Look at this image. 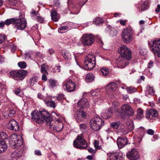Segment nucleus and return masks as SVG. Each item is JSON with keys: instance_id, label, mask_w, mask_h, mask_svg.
<instances>
[{"instance_id": "obj_19", "label": "nucleus", "mask_w": 160, "mask_h": 160, "mask_svg": "<svg viewBox=\"0 0 160 160\" xmlns=\"http://www.w3.org/2000/svg\"><path fill=\"white\" fill-rule=\"evenodd\" d=\"M117 86V85L116 83L114 82H112L109 83L107 85L106 90L107 91H108L109 92H112L116 90Z\"/></svg>"}, {"instance_id": "obj_10", "label": "nucleus", "mask_w": 160, "mask_h": 160, "mask_svg": "<svg viewBox=\"0 0 160 160\" xmlns=\"http://www.w3.org/2000/svg\"><path fill=\"white\" fill-rule=\"evenodd\" d=\"M81 40L84 45L90 46L93 43L94 38L91 34H85L82 36Z\"/></svg>"}, {"instance_id": "obj_53", "label": "nucleus", "mask_w": 160, "mask_h": 160, "mask_svg": "<svg viewBox=\"0 0 160 160\" xmlns=\"http://www.w3.org/2000/svg\"><path fill=\"white\" fill-rule=\"evenodd\" d=\"M6 39L5 36L4 34H1V44Z\"/></svg>"}, {"instance_id": "obj_56", "label": "nucleus", "mask_w": 160, "mask_h": 160, "mask_svg": "<svg viewBox=\"0 0 160 160\" xmlns=\"http://www.w3.org/2000/svg\"><path fill=\"white\" fill-rule=\"evenodd\" d=\"M68 28L67 26H61L59 28V31L65 30L68 29Z\"/></svg>"}, {"instance_id": "obj_44", "label": "nucleus", "mask_w": 160, "mask_h": 160, "mask_svg": "<svg viewBox=\"0 0 160 160\" xmlns=\"http://www.w3.org/2000/svg\"><path fill=\"white\" fill-rule=\"evenodd\" d=\"M148 3L147 2H144L143 3L141 6V11H144L148 8Z\"/></svg>"}, {"instance_id": "obj_32", "label": "nucleus", "mask_w": 160, "mask_h": 160, "mask_svg": "<svg viewBox=\"0 0 160 160\" xmlns=\"http://www.w3.org/2000/svg\"><path fill=\"white\" fill-rule=\"evenodd\" d=\"M38 81V77H34L31 78L29 81V83L31 86H33L34 84L37 82Z\"/></svg>"}, {"instance_id": "obj_15", "label": "nucleus", "mask_w": 160, "mask_h": 160, "mask_svg": "<svg viewBox=\"0 0 160 160\" xmlns=\"http://www.w3.org/2000/svg\"><path fill=\"white\" fill-rule=\"evenodd\" d=\"M117 142L118 148H122L127 144L128 139L126 137H119L117 139Z\"/></svg>"}, {"instance_id": "obj_45", "label": "nucleus", "mask_w": 160, "mask_h": 160, "mask_svg": "<svg viewBox=\"0 0 160 160\" xmlns=\"http://www.w3.org/2000/svg\"><path fill=\"white\" fill-rule=\"evenodd\" d=\"M18 65L22 68H25L27 66L26 63L24 62H19L18 63Z\"/></svg>"}, {"instance_id": "obj_34", "label": "nucleus", "mask_w": 160, "mask_h": 160, "mask_svg": "<svg viewBox=\"0 0 160 160\" xmlns=\"http://www.w3.org/2000/svg\"><path fill=\"white\" fill-rule=\"evenodd\" d=\"M15 18H12L11 19H7L5 21V24L7 25H9L10 24H12L13 27H14V23L15 20Z\"/></svg>"}, {"instance_id": "obj_63", "label": "nucleus", "mask_w": 160, "mask_h": 160, "mask_svg": "<svg viewBox=\"0 0 160 160\" xmlns=\"http://www.w3.org/2000/svg\"><path fill=\"white\" fill-rule=\"evenodd\" d=\"M147 132L148 134L151 135H153L154 133V131L151 129H149L147 131Z\"/></svg>"}, {"instance_id": "obj_57", "label": "nucleus", "mask_w": 160, "mask_h": 160, "mask_svg": "<svg viewBox=\"0 0 160 160\" xmlns=\"http://www.w3.org/2000/svg\"><path fill=\"white\" fill-rule=\"evenodd\" d=\"M41 72L42 73H48V72L46 70L45 68L44 67L42 66L41 67Z\"/></svg>"}, {"instance_id": "obj_47", "label": "nucleus", "mask_w": 160, "mask_h": 160, "mask_svg": "<svg viewBox=\"0 0 160 160\" xmlns=\"http://www.w3.org/2000/svg\"><path fill=\"white\" fill-rule=\"evenodd\" d=\"M14 92L15 94L19 96H22V92L20 88H18L16 89Z\"/></svg>"}, {"instance_id": "obj_5", "label": "nucleus", "mask_w": 160, "mask_h": 160, "mask_svg": "<svg viewBox=\"0 0 160 160\" xmlns=\"http://www.w3.org/2000/svg\"><path fill=\"white\" fill-rule=\"evenodd\" d=\"M104 124L103 120L97 116L92 119L90 122V127L94 131L100 130Z\"/></svg>"}, {"instance_id": "obj_18", "label": "nucleus", "mask_w": 160, "mask_h": 160, "mask_svg": "<svg viewBox=\"0 0 160 160\" xmlns=\"http://www.w3.org/2000/svg\"><path fill=\"white\" fill-rule=\"evenodd\" d=\"M112 115V108H109L105 111V112H102L101 114V117L104 119H107L111 117Z\"/></svg>"}, {"instance_id": "obj_52", "label": "nucleus", "mask_w": 160, "mask_h": 160, "mask_svg": "<svg viewBox=\"0 0 160 160\" xmlns=\"http://www.w3.org/2000/svg\"><path fill=\"white\" fill-rule=\"evenodd\" d=\"M80 128L82 130H84L87 128V126L85 123H82L79 125Z\"/></svg>"}, {"instance_id": "obj_64", "label": "nucleus", "mask_w": 160, "mask_h": 160, "mask_svg": "<svg viewBox=\"0 0 160 160\" xmlns=\"http://www.w3.org/2000/svg\"><path fill=\"white\" fill-rule=\"evenodd\" d=\"M45 74V73L43 74L42 76V80H44L45 81L47 80V77Z\"/></svg>"}, {"instance_id": "obj_41", "label": "nucleus", "mask_w": 160, "mask_h": 160, "mask_svg": "<svg viewBox=\"0 0 160 160\" xmlns=\"http://www.w3.org/2000/svg\"><path fill=\"white\" fill-rule=\"evenodd\" d=\"M1 88L2 90L1 91L2 92V93H1V94H2L3 96L5 97V95H6V86L3 85H1Z\"/></svg>"}, {"instance_id": "obj_50", "label": "nucleus", "mask_w": 160, "mask_h": 160, "mask_svg": "<svg viewBox=\"0 0 160 160\" xmlns=\"http://www.w3.org/2000/svg\"><path fill=\"white\" fill-rule=\"evenodd\" d=\"M64 98V95L63 94H60L57 97V99L59 101L62 100Z\"/></svg>"}, {"instance_id": "obj_33", "label": "nucleus", "mask_w": 160, "mask_h": 160, "mask_svg": "<svg viewBox=\"0 0 160 160\" xmlns=\"http://www.w3.org/2000/svg\"><path fill=\"white\" fill-rule=\"evenodd\" d=\"M9 111V114L7 116L5 115L3 113L2 114L4 118H8V116L12 117L16 113V111L13 108H10Z\"/></svg>"}, {"instance_id": "obj_28", "label": "nucleus", "mask_w": 160, "mask_h": 160, "mask_svg": "<svg viewBox=\"0 0 160 160\" xmlns=\"http://www.w3.org/2000/svg\"><path fill=\"white\" fill-rule=\"evenodd\" d=\"M119 130L123 135H126L129 132L126 126L123 125L120 126Z\"/></svg>"}, {"instance_id": "obj_54", "label": "nucleus", "mask_w": 160, "mask_h": 160, "mask_svg": "<svg viewBox=\"0 0 160 160\" xmlns=\"http://www.w3.org/2000/svg\"><path fill=\"white\" fill-rule=\"evenodd\" d=\"M154 62L152 61H150L148 64V68H151L153 66Z\"/></svg>"}, {"instance_id": "obj_7", "label": "nucleus", "mask_w": 160, "mask_h": 160, "mask_svg": "<svg viewBox=\"0 0 160 160\" xmlns=\"http://www.w3.org/2000/svg\"><path fill=\"white\" fill-rule=\"evenodd\" d=\"M118 52L120 54V57L126 58L127 59H131V51L125 45H121L118 49Z\"/></svg>"}, {"instance_id": "obj_61", "label": "nucleus", "mask_w": 160, "mask_h": 160, "mask_svg": "<svg viewBox=\"0 0 160 160\" xmlns=\"http://www.w3.org/2000/svg\"><path fill=\"white\" fill-rule=\"evenodd\" d=\"M118 21L121 25H125L126 24L125 23L127 21V20H120Z\"/></svg>"}, {"instance_id": "obj_21", "label": "nucleus", "mask_w": 160, "mask_h": 160, "mask_svg": "<svg viewBox=\"0 0 160 160\" xmlns=\"http://www.w3.org/2000/svg\"><path fill=\"white\" fill-rule=\"evenodd\" d=\"M21 137L20 135H17L16 134H12L9 140V143L10 145L11 144H13L14 143H15V142L18 139H20Z\"/></svg>"}, {"instance_id": "obj_43", "label": "nucleus", "mask_w": 160, "mask_h": 160, "mask_svg": "<svg viewBox=\"0 0 160 160\" xmlns=\"http://www.w3.org/2000/svg\"><path fill=\"white\" fill-rule=\"evenodd\" d=\"M93 22L96 25H98L103 22L102 20L99 18H95L94 19Z\"/></svg>"}, {"instance_id": "obj_42", "label": "nucleus", "mask_w": 160, "mask_h": 160, "mask_svg": "<svg viewBox=\"0 0 160 160\" xmlns=\"http://www.w3.org/2000/svg\"><path fill=\"white\" fill-rule=\"evenodd\" d=\"M20 156V154L18 153V151H15L13 152L11 154L12 158H14L16 157H19Z\"/></svg>"}, {"instance_id": "obj_6", "label": "nucleus", "mask_w": 160, "mask_h": 160, "mask_svg": "<svg viewBox=\"0 0 160 160\" xmlns=\"http://www.w3.org/2000/svg\"><path fill=\"white\" fill-rule=\"evenodd\" d=\"M27 73L26 71L23 70L12 71L10 72V76L11 78L18 81L23 79Z\"/></svg>"}, {"instance_id": "obj_14", "label": "nucleus", "mask_w": 160, "mask_h": 160, "mask_svg": "<svg viewBox=\"0 0 160 160\" xmlns=\"http://www.w3.org/2000/svg\"><path fill=\"white\" fill-rule=\"evenodd\" d=\"M8 128L14 132H17L19 130V127L18 122L14 119H11L8 124Z\"/></svg>"}, {"instance_id": "obj_23", "label": "nucleus", "mask_w": 160, "mask_h": 160, "mask_svg": "<svg viewBox=\"0 0 160 160\" xmlns=\"http://www.w3.org/2000/svg\"><path fill=\"white\" fill-rule=\"evenodd\" d=\"M13 144H11L10 146L12 148H15L20 146L22 144V137H21L20 139H18L15 142V143Z\"/></svg>"}, {"instance_id": "obj_26", "label": "nucleus", "mask_w": 160, "mask_h": 160, "mask_svg": "<svg viewBox=\"0 0 160 160\" xmlns=\"http://www.w3.org/2000/svg\"><path fill=\"white\" fill-rule=\"evenodd\" d=\"M6 141H1V153L6 151L8 148V145Z\"/></svg>"}, {"instance_id": "obj_16", "label": "nucleus", "mask_w": 160, "mask_h": 160, "mask_svg": "<svg viewBox=\"0 0 160 160\" xmlns=\"http://www.w3.org/2000/svg\"><path fill=\"white\" fill-rule=\"evenodd\" d=\"M147 118L149 119L150 117H157L158 116L157 111L154 108H152L146 111Z\"/></svg>"}, {"instance_id": "obj_17", "label": "nucleus", "mask_w": 160, "mask_h": 160, "mask_svg": "<svg viewBox=\"0 0 160 160\" xmlns=\"http://www.w3.org/2000/svg\"><path fill=\"white\" fill-rule=\"evenodd\" d=\"M65 86L69 92L73 91L75 88V83L71 81L67 82Z\"/></svg>"}, {"instance_id": "obj_9", "label": "nucleus", "mask_w": 160, "mask_h": 160, "mask_svg": "<svg viewBox=\"0 0 160 160\" xmlns=\"http://www.w3.org/2000/svg\"><path fill=\"white\" fill-rule=\"evenodd\" d=\"M120 111L121 114L125 117L132 116L134 114V111L131 107L127 104H124L121 107Z\"/></svg>"}, {"instance_id": "obj_58", "label": "nucleus", "mask_w": 160, "mask_h": 160, "mask_svg": "<svg viewBox=\"0 0 160 160\" xmlns=\"http://www.w3.org/2000/svg\"><path fill=\"white\" fill-rule=\"evenodd\" d=\"M37 19L38 21L40 23H42L44 21V18L40 16H38Z\"/></svg>"}, {"instance_id": "obj_55", "label": "nucleus", "mask_w": 160, "mask_h": 160, "mask_svg": "<svg viewBox=\"0 0 160 160\" xmlns=\"http://www.w3.org/2000/svg\"><path fill=\"white\" fill-rule=\"evenodd\" d=\"M98 142L97 141H95L94 143V146L97 149H100L101 148V146H98Z\"/></svg>"}, {"instance_id": "obj_22", "label": "nucleus", "mask_w": 160, "mask_h": 160, "mask_svg": "<svg viewBox=\"0 0 160 160\" xmlns=\"http://www.w3.org/2000/svg\"><path fill=\"white\" fill-rule=\"evenodd\" d=\"M87 113L84 111H79L77 115V118L76 120L77 122H79V121H81V119L80 118L81 117L85 119L87 118Z\"/></svg>"}, {"instance_id": "obj_25", "label": "nucleus", "mask_w": 160, "mask_h": 160, "mask_svg": "<svg viewBox=\"0 0 160 160\" xmlns=\"http://www.w3.org/2000/svg\"><path fill=\"white\" fill-rule=\"evenodd\" d=\"M51 16L52 20L57 22L59 19L57 11L55 10L52 9L51 11Z\"/></svg>"}, {"instance_id": "obj_46", "label": "nucleus", "mask_w": 160, "mask_h": 160, "mask_svg": "<svg viewBox=\"0 0 160 160\" xmlns=\"http://www.w3.org/2000/svg\"><path fill=\"white\" fill-rule=\"evenodd\" d=\"M138 116L140 118H142L143 117V111L141 108L138 109L137 110Z\"/></svg>"}, {"instance_id": "obj_60", "label": "nucleus", "mask_w": 160, "mask_h": 160, "mask_svg": "<svg viewBox=\"0 0 160 160\" xmlns=\"http://www.w3.org/2000/svg\"><path fill=\"white\" fill-rule=\"evenodd\" d=\"M54 5L56 6H58L60 4L59 0H54L53 1Z\"/></svg>"}, {"instance_id": "obj_31", "label": "nucleus", "mask_w": 160, "mask_h": 160, "mask_svg": "<svg viewBox=\"0 0 160 160\" xmlns=\"http://www.w3.org/2000/svg\"><path fill=\"white\" fill-rule=\"evenodd\" d=\"M8 136L6 133L3 131L1 132V141H6L8 140Z\"/></svg>"}, {"instance_id": "obj_40", "label": "nucleus", "mask_w": 160, "mask_h": 160, "mask_svg": "<svg viewBox=\"0 0 160 160\" xmlns=\"http://www.w3.org/2000/svg\"><path fill=\"white\" fill-rule=\"evenodd\" d=\"M118 31L114 28H112L110 31V36L112 37L116 36L117 35Z\"/></svg>"}, {"instance_id": "obj_4", "label": "nucleus", "mask_w": 160, "mask_h": 160, "mask_svg": "<svg viewBox=\"0 0 160 160\" xmlns=\"http://www.w3.org/2000/svg\"><path fill=\"white\" fill-rule=\"evenodd\" d=\"M96 58L94 55L89 54L86 57L84 63V67L86 70L93 69L96 65Z\"/></svg>"}, {"instance_id": "obj_30", "label": "nucleus", "mask_w": 160, "mask_h": 160, "mask_svg": "<svg viewBox=\"0 0 160 160\" xmlns=\"http://www.w3.org/2000/svg\"><path fill=\"white\" fill-rule=\"evenodd\" d=\"M110 160H122L121 157H119L118 153H112L110 156Z\"/></svg>"}, {"instance_id": "obj_13", "label": "nucleus", "mask_w": 160, "mask_h": 160, "mask_svg": "<svg viewBox=\"0 0 160 160\" xmlns=\"http://www.w3.org/2000/svg\"><path fill=\"white\" fill-rule=\"evenodd\" d=\"M152 51L158 54V56L160 57V39H157L153 42Z\"/></svg>"}, {"instance_id": "obj_48", "label": "nucleus", "mask_w": 160, "mask_h": 160, "mask_svg": "<svg viewBox=\"0 0 160 160\" xmlns=\"http://www.w3.org/2000/svg\"><path fill=\"white\" fill-rule=\"evenodd\" d=\"M7 63V62L5 59V57L1 55V64L2 65H5Z\"/></svg>"}, {"instance_id": "obj_59", "label": "nucleus", "mask_w": 160, "mask_h": 160, "mask_svg": "<svg viewBox=\"0 0 160 160\" xmlns=\"http://www.w3.org/2000/svg\"><path fill=\"white\" fill-rule=\"evenodd\" d=\"M34 154L35 155L38 156H41L42 155L41 152L39 150H36L34 151Z\"/></svg>"}, {"instance_id": "obj_62", "label": "nucleus", "mask_w": 160, "mask_h": 160, "mask_svg": "<svg viewBox=\"0 0 160 160\" xmlns=\"http://www.w3.org/2000/svg\"><path fill=\"white\" fill-rule=\"evenodd\" d=\"M61 67L60 66H56L54 68V69L56 72H60V71Z\"/></svg>"}, {"instance_id": "obj_49", "label": "nucleus", "mask_w": 160, "mask_h": 160, "mask_svg": "<svg viewBox=\"0 0 160 160\" xmlns=\"http://www.w3.org/2000/svg\"><path fill=\"white\" fill-rule=\"evenodd\" d=\"M49 82L50 86L52 87H54L56 85V82L55 80L50 79L49 80Z\"/></svg>"}, {"instance_id": "obj_37", "label": "nucleus", "mask_w": 160, "mask_h": 160, "mask_svg": "<svg viewBox=\"0 0 160 160\" xmlns=\"http://www.w3.org/2000/svg\"><path fill=\"white\" fill-rule=\"evenodd\" d=\"M100 70L102 74L104 76H106L108 74V69L106 68H102L100 69Z\"/></svg>"}, {"instance_id": "obj_29", "label": "nucleus", "mask_w": 160, "mask_h": 160, "mask_svg": "<svg viewBox=\"0 0 160 160\" xmlns=\"http://www.w3.org/2000/svg\"><path fill=\"white\" fill-rule=\"evenodd\" d=\"M126 127L128 132H131L134 128L133 124L131 122H127Z\"/></svg>"}, {"instance_id": "obj_27", "label": "nucleus", "mask_w": 160, "mask_h": 160, "mask_svg": "<svg viewBox=\"0 0 160 160\" xmlns=\"http://www.w3.org/2000/svg\"><path fill=\"white\" fill-rule=\"evenodd\" d=\"M94 76L92 73H89L87 74L85 77L86 81L88 82H90L94 80Z\"/></svg>"}, {"instance_id": "obj_3", "label": "nucleus", "mask_w": 160, "mask_h": 160, "mask_svg": "<svg viewBox=\"0 0 160 160\" xmlns=\"http://www.w3.org/2000/svg\"><path fill=\"white\" fill-rule=\"evenodd\" d=\"M73 144L74 147L80 149H85L88 147V143L82 134L78 135L74 141Z\"/></svg>"}, {"instance_id": "obj_1", "label": "nucleus", "mask_w": 160, "mask_h": 160, "mask_svg": "<svg viewBox=\"0 0 160 160\" xmlns=\"http://www.w3.org/2000/svg\"><path fill=\"white\" fill-rule=\"evenodd\" d=\"M32 119L37 123L42 124L45 121L50 127L52 126L51 122L52 119L48 112L43 110L38 112V111H33L31 113Z\"/></svg>"}, {"instance_id": "obj_20", "label": "nucleus", "mask_w": 160, "mask_h": 160, "mask_svg": "<svg viewBox=\"0 0 160 160\" xmlns=\"http://www.w3.org/2000/svg\"><path fill=\"white\" fill-rule=\"evenodd\" d=\"M79 107L82 108H85L88 104V102L85 98L81 99L78 102Z\"/></svg>"}, {"instance_id": "obj_12", "label": "nucleus", "mask_w": 160, "mask_h": 160, "mask_svg": "<svg viewBox=\"0 0 160 160\" xmlns=\"http://www.w3.org/2000/svg\"><path fill=\"white\" fill-rule=\"evenodd\" d=\"M127 156L130 160H137L140 158V156L137 150L133 148L127 153Z\"/></svg>"}, {"instance_id": "obj_35", "label": "nucleus", "mask_w": 160, "mask_h": 160, "mask_svg": "<svg viewBox=\"0 0 160 160\" xmlns=\"http://www.w3.org/2000/svg\"><path fill=\"white\" fill-rule=\"evenodd\" d=\"M126 89L127 92L130 94H132L137 91L136 88L132 87H128Z\"/></svg>"}, {"instance_id": "obj_39", "label": "nucleus", "mask_w": 160, "mask_h": 160, "mask_svg": "<svg viewBox=\"0 0 160 160\" xmlns=\"http://www.w3.org/2000/svg\"><path fill=\"white\" fill-rule=\"evenodd\" d=\"M7 2L11 7L15 6L17 3V0H7Z\"/></svg>"}, {"instance_id": "obj_51", "label": "nucleus", "mask_w": 160, "mask_h": 160, "mask_svg": "<svg viewBox=\"0 0 160 160\" xmlns=\"http://www.w3.org/2000/svg\"><path fill=\"white\" fill-rule=\"evenodd\" d=\"M150 94L151 95H154L155 91L153 90V87L149 86L148 89V90Z\"/></svg>"}, {"instance_id": "obj_8", "label": "nucleus", "mask_w": 160, "mask_h": 160, "mask_svg": "<svg viewBox=\"0 0 160 160\" xmlns=\"http://www.w3.org/2000/svg\"><path fill=\"white\" fill-rule=\"evenodd\" d=\"M13 27L19 30L25 29L27 26V22L24 18H15Z\"/></svg>"}, {"instance_id": "obj_2", "label": "nucleus", "mask_w": 160, "mask_h": 160, "mask_svg": "<svg viewBox=\"0 0 160 160\" xmlns=\"http://www.w3.org/2000/svg\"><path fill=\"white\" fill-rule=\"evenodd\" d=\"M134 31L130 27L124 29L122 33V38L125 43L128 44L132 40Z\"/></svg>"}, {"instance_id": "obj_24", "label": "nucleus", "mask_w": 160, "mask_h": 160, "mask_svg": "<svg viewBox=\"0 0 160 160\" xmlns=\"http://www.w3.org/2000/svg\"><path fill=\"white\" fill-rule=\"evenodd\" d=\"M62 53L64 58L67 61L71 59L72 56L68 51L63 50Z\"/></svg>"}, {"instance_id": "obj_11", "label": "nucleus", "mask_w": 160, "mask_h": 160, "mask_svg": "<svg viewBox=\"0 0 160 160\" xmlns=\"http://www.w3.org/2000/svg\"><path fill=\"white\" fill-rule=\"evenodd\" d=\"M130 60L119 56L117 59L116 63L117 64L118 67L123 68L128 64Z\"/></svg>"}, {"instance_id": "obj_38", "label": "nucleus", "mask_w": 160, "mask_h": 160, "mask_svg": "<svg viewBox=\"0 0 160 160\" xmlns=\"http://www.w3.org/2000/svg\"><path fill=\"white\" fill-rule=\"evenodd\" d=\"M46 104L48 106L52 107L54 108L56 107V104L55 102L52 101H48L45 102Z\"/></svg>"}, {"instance_id": "obj_36", "label": "nucleus", "mask_w": 160, "mask_h": 160, "mask_svg": "<svg viewBox=\"0 0 160 160\" xmlns=\"http://www.w3.org/2000/svg\"><path fill=\"white\" fill-rule=\"evenodd\" d=\"M120 124L119 122H112L111 123L110 126L114 129H116L119 127Z\"/></svg>"}]
</instances>
